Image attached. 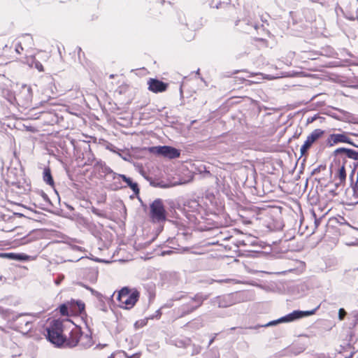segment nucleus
Here are the masks:
<instances>
[{
  "instance_id": "obj_1",
  "label": "nucleus",
  "mask_w": 358,
  "mask_h": 358,
  "mask_svg": "<svg viewBox=\"0 0 358 358\" xmlns=\"http://www.w3.org/2000/svg\"><path fill=\"white\" fill-rule=\"evenodd\" d=\"M81 336L80 329L69 321L53 320L47 328L48 340L58 347L65 345L73 348L80 342Z\"/></svg>"
},
{
  "instance_id": "obj_2",
  "label": "nucleus",
  "mask_w": 358,
  "mask_h": 358,
  "mask_svg": "<svg viewBox=\"0 0 358 358\" xmlns=\"http://www.w3.org/2000/svg\"><path fill=\"white\" fill-rule=\"evenodd\" d=\"M0 313L7 320L10 328L23 334H28L33 328L34 317L27 313H15L0 308Z\"/></svg>"
},
{
  "instance_id": "obj_3",
  "label": "nucleus",
  "mask_w": 358,
  "mask_h": 358,
  "mask_svg": "<svg viewBox=\"0 0 358 358\" xmlns=\"http://www.w3.org/2000/svg\"><path fill=\"white\" fill-rule=\"evenodd\" d=\"M208 296H204L202 294H196L194 296L191 297L187 295L176 296L172 300L178 301L183 300V303L178 308L180 312L179 317H183L188 315L201 306L203 301L206 300Z\"/></svg>"
},
{
  "instance_id": "obj_4",
  "label": "nucleus",
  "mask_w": 358,
  "mask_h": 358,
  "mask_svg": "<svg viewBox=\"0 0 358 358\" xmlns=\"http://www.w3.org/2000/svg\"><path fill=\"white\" fill-rule=\"evenodd\" d=\"M139 292L136 290L130 292L127 287L122 288L118 293L117 299L120 302V306L125 309L131 308L137 302Z\"/></svg>"
},
{
  "instance_id": "obj_5",
  "label": "nucleus",
  "mask_w": 358,
  "mask_h": 358,
  "mask_svg": "<svg viewBox=\"0 0 358 358\" xmlns=\"http://www.w3.org/2000/svg\"><path fill=\"white\" fill-rule=\"evenodd\" d=\"M319 308V306H317L316 308L313 309L311 310H294L293 312L281 317L280 318L273 320L269 322L265 325H263L262 327H269V326H273L276 325L280 323H286V322H291L294 320H299L302 317L310 316L312 315H314L316 312V310Z\"/></svg>"
},
{
  "instance_id": "obj_6",
  "label": "nucleus",
  "mask_w": 358,
  "mask_h": 358,
  "mask_svg": "<svg viewBox=\"0 0 358 358\" xmlns=\"http://www.w3.org/2000/svg\"><path fill=\"white\" fill-rule=\"evenodd\" d=\"M150 217L155 222H162L166 219V213L161 199H155L150 204Z\"/></svg>"
},
{
  "instance_id": "obj_7",
  "label": "nucleus",
  "mask_w": 358,
  "mask_h": 358,
  "mask_svg": "<svg viewBox=\"0 0 358 358\" xmlns=\"http://www.w3.org/2000/svg\"><path fill=\"white\" fill-rule=\"evenodd\" d=\"M32 97L31 87L27 85H22L15 98L18 104L22 107L29 108L31 106Z\"/></svg>"
},
{
  "instance_id": "obj_8",
  "label": "nucleus",
  "mask_w": 358,
  "mask_h": 358,
  "mask_svg": "<svg viewBox=\"0 0 358 358\" xmlns=\"http://www.w3.org/2000/svg\"><path fill=\"white\" fill-rule=\"evenodd\" d=\"M324 134V131L320 129H316L312 131V133L308 136L303 145L301 147L300 152L301 155H306L308 150L310 148L312 145L320 138H321Z\"/></svg>"
},
{
  "instance_id": "obj_9",
  "label": "nucleus",
  "mask_w": 358,
  "mask_h": 358,
  "mask_svg": "<svg viewBox=\"0 0 358 358\" xmlns=\"http://www.w3.org/2000/svg\"><path fill=\"white\" fill-rule=\"evenodd\" d=\"M156 153L169 159H176L180 157L179 150L167 145L154 147Z\"/></svg>"
},
{
  "instance_id": "obj_10",
  "label": "nucleus",
  "mask_w": 358,
  "mask_h": 358,
  "mask_svg": "<svg viewBox=\"0 0 358 358\" xmlns=\"http://www.w3.org/2000/svg\"><path fill=\"white\" fill-rule=\"evenodd\" d=\"M340 143H348L357 147L345 133L330 134L327 139V143L329 147H332Z\"/></svg>"
},
{
  "instance_id": "obj_11",
  "label": "nucleus",
  "mask_w": 358,
  "mask_h": 358,
  "mask_svg": "<svg viewBox=\"0 0 358 358\" xmlns=\"http://www.w3.org/2000/svg\"><path fill=\"white\" fill-rule=\"evenodd\" d=\"M148 90L155 93L166 91L167 84L155 78H150L148 81Z\"/></svg>"
},
{
  "instance_id": "obj_12",
  "label": "nucleus",
  "mask_w": 358,
  "mask_h": 358,
  "mask_svg": "<svg viewBox=\"0 0 358 358\" xmlns=\"http://www.w3.org/2000/svg\"><path fill=\"white\" fill-rule=\"evenodd\" d=\"M109 172L113 173V180H119L120 178L122 179L127 183V186H129L135 194H138L139 188H138V184L136 182H134L130 178H128L125 175H123V174H118V173H114L110 169H109Z\"/></svg>"
},
{
  "instance_id": "obj_13",
  "label": "nucleus",
  "mask_w": 358,
  "mask_h": 358,
  "mask_svg": "<svg viewBox=\"0 0 358 358\" xmlns=\"http://www.w3.org/2000/svg\"><path fill=\"white\" fill-rule=\"evenodd\" d=\"M43 180L49 185L54 186V180L52 178L50 168H45L43 170Z\"/></svg>"
},
{
  "instance_id": "obj_14",
  "label": "nucleus",
  "mask_w": 358,
  "mask_h": 358,
  "mask_svg": "<svg viewBox=\"0 0 358 358\" xmlns=\"http://www.w3.org/2000/svg\"><path fill=\"white\" fill-rule=\"evenodd\" d=\"M80 344L81 346L84 348H89L92 344V338L88 336L87 334L83 335L82 334V336L80 337Z\"/></svg>"
},
{
  "instance_id": "obj_15",
  "label": "nucleus",
  "mask_w": 358,
  "mask_h": 358,
  "mask_svg": "<svg viewBox=\"0 0 358 358\" xmlns=\"http://www.w3.org/2000/svg\"><path fill=\"white\" fill-rule=\"evenodd\" d=\"M8 256L12 257L14 259L20 260V261H26L28 260L29 256L24 254H14L10 253L7 255Z\"/></svg>"
},
{
  "instance_id": "obj_16",
  "label": "nucleus",
  "mask_w": 358,
  "mask_h": 358,
  "mask_svg": "<svg viewBox=\"0 0 358 358\" xmlns=\"http://www.w3.org/2000/svg\"><path fill=\"white\" fill-rule=\"evenodd\" d=\"M338 176L341 182L345 181L346 178V172L344 165H343L338 170Z\"/></svg>"
},
{
  "instance_id": "obj_17",
  "label": "nucleus",
  "mask_w": 358,
  "mask_h": 358,
  "mask_svg": "<svg viewBox=\"0 0 358 358\" xmlns=\"http://www.w3.org/2000/svg\"><path fill=\"white\" fill-rule=\"evenodd\" d=\"M347 157L350 159L358 160V152L352 149H349Z\"/></svg>"
},
{
  "instance_id": "obj_18",
  "label": "nucleus",
  "mask_w": 358,
  "mask_h": 358,
  "mask_svg": "<svg viewBox=\"0 0 358 358\" xmlns=\"http://www.w3.org/2000/svg\"><path fill=\"white\" fill-rule=\"evenodd\" d=\"M68 305L66 304V303H63L62 305L59 306V312L61 313V315H69V312H68Z\"/></svg>"
},
{
  "instance_id": "obj_19",
  "label": "nucleus",
  "mask_w": 358,
  "mask_h": 358,
  "mask_svg": "<svg viewBox=\"0 0 358 358\" xmlns=\"http://www.w3.org/2000/svg\"><path fill=\"white\" fill-rule=\"evenodd\" d=\"M31 65H32V66L36 68L38 71H40V72L43 71V66L40 62H38L36 59H34Z\"/></svg>"
},
{
  "instance_id": "obj_20",
  "label": "nucleus",
  "mask_w": 358,
  "mask_h": 358,
  "mask_svg": "<svg viewBox=\"0 0 358 358\" xmlns=\"http://www.w3.org/2000/svg\"><path fill=\"white\" fill-rule=\"evenodd\" d=\"M83 286L85 289H87L90 290V291L91 292V293H92L94 296H96V297H98V298H99V297H101V294L99 292H98L97 291L94 290V289H92V288H91V287H88V286H87V285H83Z\"/></svg>"
},
{
  "instance_id": "obj_21",
  "label": "nucleus",
  "mask_w": 358,
  "mask_h": 358,
  "mask_svg": "<svg viewBox=\"0 0 358 358\" xmlns=\"http://www.w3.org/2000/svg\"><path fill=\"white\" fill-rule=\"evenodd\" d=\"M348 150H349V148H337L336 150H335L334 155H337L341 153H345L347 155Z\"/></svg>"
},
{
  "instance_id": "obj_22",
  "label": "nucleus",
  "mask_w": 358,
  "mask_h": 358,
  "mask_svg": "<svg viewBox=\"0 0 358 358\" xmlns=\"http://www.w3.org/2000/svg\"><path fill=\"white\" fill-rule=\"evenodd\" d=\"M21 244H27L32 241V238L29 236H23L20 239Z\"/></svg>"
},
{
  "instance_id": "obj_23",
  "label": "nucleus",
  "mask_w": 358,
  "mask_h": 358,
  "mask_svg": "<svg viewBox=\"0 0 358 358\" xmlns=\"http://www.w3.org/2000/svg\"><path fill=\"white\" fill-rule=\"evenodd\" d=\"M346 315V312L343 308H340L338 310V318L340 320H343Z\"/></svg>"
},
{
  "instance_id": "obj_24",
  "label": "nucleus",
  "mask_w": 358,
  "mask_h": 358,
  "mask_svg": "<svg viewBox=\"0 0 358 358\" xmlns=\"http://www.w3.org/2000/svg\"><path fill=\"white\" fill-rule=\"evenodd\" d=\"M124 355L126 357V358H139L141 356L140 353H135L130 356H129L126 352H124Z\"/></svg>"
},
{
  "instance_id": "obj_25",
  "label": "nucleus",
  "mask_w": 358,
  "mask_h": 358,
  "mask_svg": "<svg viewBox=\"0 0 358 358\" xmlns=\"http://www.w3.org/2000/svg\"><path fill=\"white\" fill-rule=\"evenodd\" d=\"M64 277L63 275H59L55 280V283L57 285H59L61 282L64 280Z\"/></svg>"
},
{
  "instance_id": "obj_26",
  "label": "nucleus",
  "mask_w": 358,
  "mask_h": 358,
  "mask_svg": "<svg viewBox=\"0 0 358 358\" xmlns=\"http://www.w3.org/2000/svg\"><path fill=\"white\" fill-rule=\"evenodd\" d=\"M22 50H23V48L21 43H18L15 46V52L20 54Z\"/></svg>"
},
{
  "instance_id": "obj_27",
  "label": "nucleus",
  "mask_w": 358,
  "mask_h": 358,
  "mask_svg": "<svg viewBox=\"0 0 358 358\" xmlns=\"http://www.w3.org/2000/svg\"><path fill=\"white\" fill-rule=\"evenodd\" d=\"M77 304H78V310L80 312L83 311L85 308V305L84 303H81V302H77Z\"/></svg>"
},
{
  "instance_id": "obj_28",
  "label": "nucleus",
  "mask_w": 358,
  "mask_h": 358,
  "mask_svg": "<svg viewBox=\"0 0 358 358\" xmlns=\"http://www.w3.org/2000/svg\"><path fill=\"white\" fill-rule=\"evenodd\" d=\"M353 191H354V195L355 196L358 197V187L357 185L353 188Z\"/></svg>"
},
{
  "instance_id": "obj_29",
  "label": "nucleus",
  "mask_w": 358,
  "mask_h": 358,
  "mask_svg": "<svg viewBox=\"0 0 358 358\" xmlns=\"http://www.w3.org/2000/svg\"><path fill=\"white\" fill-rule=\"evenodd\" d=\"M173 251L172 250H166V251H163L162 252V255H170L171 253H172Z\"/></svg>"
},
{
  "instance_id": "obj_30",
  "label": "nucleus",
  "mask_w": 358,
  "mask_h": 358,
  "mask_svg": "<svg viewBox=\"0 0 358 358\" xmlns=\"http://www.w3.org/2000/svg\"><path fill=\"white\" fill-rule=\"evenodd\" d=\"M355 318V322L356 323L358 322V313H357L356 314H355L354 315Z\"/></svg>"
},
{
  "instance_id": "obj_31",
  "label": "nucleus",
  "mask_w": 358,
  "mask_h": 358,
  "mask_svg": "<svg viewBox=\"0 0 358 358\" xmlns=\"http://www.w3.org/2000/svg\"><path fill=\"white\" fill-rule=\"evenodd\" d=\"M213 341H214V338H213L212 339L210 340L208 345H210L213 343Z\"/></svg>"
},
{
  "instance_id": "obj_32",
  "label": "nucleus",
  "mask_w": 358,
  "mask_h": 358,
  "mask_svg": "<svg viewBox=\"0 0 358 358\" xmlns=\"http://www.w3.org/2000/svg\"><path fill=\"white\" fill-rule=\"evenodd\" d=\"M229 279H225V280H220L219 282H229Z\"/></svg>"
},
{
  "instance_id": "obj_33",
  "label": "nucleus",
  "mask_w": 358,
  "mask_h": 358,
  "mask_svg": "<svg viewBox=\"0 0 358 358\" xmlns=\"http://www.w3.org/2000/svg\"><path fill=\"white\" fill-rule=\"evenodd\" d=\"M108 358H115L114 354H111Z\"/></svg>"
},
{
  "instance_id": "obj_34",
  "label": "nucleus",
  "mask_w": 358,
  "mask_h": 358,
  "mask_svg": "<svg viewBox=\"0 0 358 358\" xmlns=\"http://www.w3.org/2000/svg\"><path fill=\"white\" fill-rule=\"evenodd\" d=\"M43 197L45 199L48 200V198L46 194H43Z\"/></svg>"
},
{
  "instance_id": "obj_35",
  "label": "nucleus",
  "mask_w": 358,
  "mask_h": 358,
  "mask_svg": "<svg viewBox=\"0 0 358 358\" xmlns=\"http://www.w3.org/2000/svg\"><path fill=\"white\" fill-rule=\"evenodd\" d=\"M0 330L2 331H5L4 329L2 328L1 327H0Z\"/></svg>"
},
{
  "instance_id": "obj_36",
  "label": "nucleus",
  "mask_w": 358,
  "mask_h": 358,
  "mask_svg": "<svg viewBox=\"0 0 358 358\" xmlns=\"http://www.w3.org/2000/svg\"><path fill=\"white\" fill-rule=\"evenodd\" d=\"M121 187H122L121 185H116V188H121Z\"/></svg>"
},
{
  "instance_id": "obj_37",
  "label": "nucleus",
  "mask_w": 358,
  "mask_h": 358,
  "mask_svg": "<svg viewBox=\"0 0 358 358\" xmlns=\"http://www.w3.org/2000/svg\"><path fill=\"white\" fill-rule=\"evenodd\" d=\"M219 306L221 307V306H224L222 305L220 302H219Z\"/></svg>"
},
{
  "instance_id": "obj_38",
  "label": "nucleus",
  "mask_w": 358,
  "mask_h": 358,
  "mask_svg": "<svg viewBox=\"0 0 358 358\" xmlns=\"http://www.w3.org/2000/svg\"><path fill=\"white\" fill-rule=\"evenodd\" d=\"M257 327H250V329H257Z\"/></svg>"
},
{
  "instance_id": "obj_39",
  "label": "nucleus",
  "mask_w": 358,
  "mask_h": 358,
  "mask_svg": "<svg viewBox=\"0 0 358 358\" xmlns=\"http://www.w3.org/2000/svg\"><path fill=\"white\" fill-rule=\"evenodd\" d=\"M199 69H198V70L196 71V74H199Z\"/></svg>"
},
{
  "instance_id": "obj_40",
  "label": "nucleus",
  "mask_w": 358,
  "mask_h": 358,
  "mask_svg": "<svg viewBox=\"0 0 358 358\" xmlns=\"http://www.w3.org/2000/svg\"><path fill=\"white\" fill-rule=\"evenodd\" d=\"M113 77H114V76H113V75H110V78H113Z\"/></svg>"
}]
</instances>
